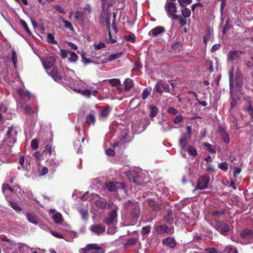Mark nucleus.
Segmentation results:
<instances>
[{
	"mask_svg": "<svg viewBox=\"0 0 253 253\" xmlns=\"http://www.w3.org/2000/svg\"><path fill=\"white\" fill-rule=\"evenodd\" d=\"M66 72L69 76V78L66 79L67 81L69 84L70 85L71 88H72L74 91L82 94V95L89 97L91 95L96 96L97 93V91L95 89H81L80 88L75 87V85H79L81 84V81L75 80L74 78L75 77V72L73 70H71L68 68H66Z\"/></svg>",
	"mask_w": 253,
	"mask_h": 253,
	"instance_id": "f257e3e1",
	"label": "nucleus"
},
{
	"mask_svg": "<svg viewBox=\"0 0 253 253\" xmlns=\"http://www.w3.org/2000/svg\"><path fill=\"white\" fill-rule=\"evenodd\" d=\"M41 59L47 73L51 76L55 81H58L62 79V76L59 73L57 68L53 67L51 71H48L55 63V58L54 56L51 55L44 58H41Z\"/></svg>",
	"mask_w": 253,
	"mask_h": 253,
	"instance_id": "f03ea898",
	"label": "nucleus"
},
{
	"mask_svg": "<svg viewBox=\"0 0 253 253\" xmlns=\"http://www.w3.org/2000/svg\"><path fill=\"white\" fill-rule=\"evenodd\" d=\"M102 2V12L100 16V22H105L108 25L110 29V13L109 12V7L112 5L113 0H101Z\"/></svg>",
	"mask_w": 253,
	"mask_h": 253,
	"instance_id": "7ed1b4c3",
	"label": "nucleus"
},
{
	"mask_svg": "<svg viewBox=\"0 0 253 253\" xmlns=\"http://www.w3.org/2000/svg\"><path fill=\"white\" fill-rule=\"evenodd\" d=\"M12 146V145H9L8 143L4 142V140L2 141L0 145V161L3 163L9 162L6 156L10 153Z\"/></svg>",
	"mask_w": 253,
	"mask_h": 253,
	"instance_id": "20e7f679",
	"label": "nucleus"
},
{
	"mask_svg": "<svg viewBox=\"0 0 253 253\" xmlns=\"http://www.w3.org/2000/svg\"><path fill=\"white\" fill-rule=\"evenodd\" d=\"M80 253H104L103 248L97 244H87L85 248L80 250Z\"/></svg>",
	"mask_w": 253,
	"mask_h": 253,
	"instance_id": "39448f33",
	"label": "nucleus"
},
{
	"mask_svg": "<svg viewBox=\"0 0 253 253\" xmlns=\"http://www.w3.org/2000/svg\"><path fill=\"white\" fill-rule=\"evenodd\" d=\"M17 134V131L15 129L13 126H12L8 127L6 136L3 140H4V142L8 143L9 145H13L16 141V136Z\"/></svg>",
	"mask_w": 253,
	"mask_h": 253,
	"instance_id": "423d86ee",
	"label": "nucleus"
},
{
	"mask_svg": "<svg viewBox=\"0 0 253 253\" xmlns=\"http://www.w3.org/2000/svg\"><path fill=\"white\" fill-rule=\"evenodd\" d=\"M165 8L169 17L175 20L179 19V16L175 14L177 8L175 3L171 1L167 2L165 5Z\"/></svg>",
	"mask_w": 253,
	"mask_h": 253,
	"instance_id": "0eeeda50",
	"label": "nucleus"
},
{
	"mask_svg": "<svg viewBox=\"0 0 253 253\" xmlns=\"http://www.w3.org/2000/svg\"><path fill=\"white\" fill-rule=\"evenodd\" d=\"M19 166L17 169L20 170L29 171L31 169L30 161L28 158H25L24 156H21L18 160Z\"/></svg>",
	"mask_w": 253,
	"mask_h": 253,
	"instance_id": "6e6552de",
	"label": "nucleus"
},
{
	"mask_svg": "<svg viewBox=\"0 0 253 253\" xmlns=\"http://www.w3.org/2000/svg\"><path fill=\"white\" fill-rule=\"evenodd\" d=\"M210 178L208 175H203L199 178L197 181L195 189L204 190L207 189L209 184Z\"/></svg>",
	"mask_w": 253,
	"mask_h": 253,
	"instance_id": "1a4fd4ad",
	"label": "nucleus"
},
{
	"mask_svg": "<svg viewBox=\"0 0 253 253\" xmlns=\"http://www.w3.org/2000/svg\"><path fill=\"white\" fill-rule=\"evenodd\" d=\"M0 240L2 242H5L3 244L2 246L6 251L8 252H11L15 249V247L17 245L13 241L8 239L6 237H2Z\"/></svg>",
	"mask_w": 253,
	"mask_h": 253,
	"instance_id": "9d476101",
	"label": "nucleus"
},
{
	"mask_svg": "<svg viewBox=\"0 0 253 253\" xmlns=\"http://www.w3.org/2000/svg\"><path fill=\"white\" fill-rule=\"evenodd\" d=\"M129 208L132 210L131 212V216L132 218V223L131 225H134L139 217L140 214V210L138 206L136 204H131L129 205Z\"/></svg>",
	"mask_w": 253,
	"mask_h": 253,
	"instance_id": "9b49d317",
	"label": "nucleus"
},
{
	"mask_svg": "<svg viewBox=\"0 0 253 253\" xmlns=\"http://www.w3.org/2000/svg\"><path fill=\"white\" fill-rule=\"evenodd\" d=\"M242 52L241 50H230L227 54V60L229 63L234 61L238 60L241 56Z\"/></svg>",
	"mask_w": 253,
	"mask_h": 253,
	"instance_id": "f8f14e48",
	"label": "nucleus"
},
{
	"mask_svg": "<svg viewBox=\"0 0 253 253\" xmlns=\"http://www.w3.org/2000/svg\"><path fill=\"white\" fill-rule=\"evenodd\" d=\"M92 206L96 207L98 209H105L111 208V205L105 200L99 199L96 200L93 204Z\"/></svg>",
	"mask_w": 253,
	"mask_h": 253,
	"instance_id": "ddd939ff",
	"label": "nucleus"
},
{
	"mask_svg": "<svg viewBox=\"0 0 253 253\" xmlns=\"http://www.w3.org/2000/svg\"><path fill=\"white\" fill-rule=\"evenodd\" d=\"M106 188L110 191H114L118 189H122L125 188V184L122 182H111L106 185Z\"/></svg>",
	"mask_w": 253,
	"mask_h": 253,
	"instance_id": "4468645a",
	"label": "nucleus"
},
{
	"mask_svg": "<svg viewBox=\"0 0 253 253\" xmlns=\"http://www.w3.org/2000/svg\"><path fill=\"white\" fill-rule=\"evenodd\" d=\"M117 208L113 210L109 213L108 217L105 219V222L107 225L116 222L117 219Z\"/></svg>",
	"mask_w": 253,
	"mask_h": 253,
	"instance_id": "2eb2a0df",
	"label": "nucleus"
},
{
	"mask_svg": "<svg viewBox=\"0 0 253 253\" xmlns=\"http://www.w3.org/2000/svg\"><path fill=\"white\" fill-rule=\"evenodd\" d=\"M112 108L109 106H105L102 110H101L98 115V119L101 121H103L106 120L108 118Z\"/></svg>",
	"mask_w": 253,
	"mask_h": 253,
	"instance_id": "dca6fc26",
	"label": "nucleus"
},
{
	"mask_svg": "<svg viewBox=\"0 0 253 253\" xmlns=\"http://www.w3.org/2000/svg\"><path fill=\"white\" fill-rule=\"evenodd\" d=\"M90 228L93 233L97 235H100L105 232V227L98 224L92 225Z\"/></svg>",
	"mask_w": 253,
	"mask_h": 253,
	"instance_id": "f3484780",
	"label": "nucleus"
},
{
	"mask_svg": "<svg viewBox=\"0 0 253 253\" xmlns=\"http://www.w3.org/2000/svg\"><path fill=\"white\" fill-rule=\"evenodd\" d=\"M214 227L222 234L227 232L229 230L228 225L224 222H217L216 226Z\"/></svg>",
	"mask_w": 253,
	"mask_h": 253,
	"instance_id": "a211bd4d",
	"label": "nucleus"
},
{
	"mask_svg": "<svg viewBox=\"0 0 253 253\" xmlns=\"http://www.w3.org/2000/svg\"><path fill=\"white\" fill-rule=\"evenodd\" d=\"M169 87V85L167 83L163 81H159L155 86V89L158 93H162L165 91Z\"/></svg>",
	"mask_w": 253,
	"mask_h": 253,
	"instance_id": "6ab92c4d",
	"label": "nucleus"
},
{
	"mask_svg": "<svg viewBox=\"0 0 253 253\" xmlns=\"http://www.w3.org/2000/svg\"><path fill=\"white\" fill-rule=\"evenodd\" d=\"M155 230L159 234L172 233L171 229L165 224L156 226Z\"/></svg>",
	"mask_w": 253,
	"mask_h": 253,
	"instance_id": "aec40b11",
	"label": "nucleus"
},
{
	"mask_svg": "<svg viewBox=\"0 0 253 253\" xmlns=\"http://www.w3.org/2000/svg\"><path fill=\"white\" fill-rule=\"evenodd\" d=\"M96 122L95 112L91 111L85 117V122L89 126H93Z\"/></svg>",
	"mask_w": 253,
	"mask_h": 253,
	"instance_id": "412c9836",
	"label": "nucleus"
},
{
	"mask_svg": "<svg viewBox=\"0 0 253 253\" xmlns=\"http://www.w3.org/2000/svg\"><path fill=\"white\" fill-rule=\"evenodd\" d=\"M218 131L221 137L222 140L225 143L230 142V137L229 134L225 131L222 127H219Z\"/></svg>",
	"mask_w": 253,
	"mask_h": 253,
	"instance_id": "4be33fe9",
	"label": "nucleus"
},
{
	"mask_svg": "<svg viewBox=\"0 0 253 253\" xmlns=\"http://www.w3.org/2000/svg\"><path fill=\"white\" fill-rule=\"evenodd\" d=\"M165 32V28L162 26H157L152 29L148 35L150 36L157 37Z\"/></svg>",
	"mask_w": 253,
	"mask_h": 253,
	"instance_id": "5701e85b",
	"label": "nucleus"
},
{
	"mask_svg": "<svg viewBox=\"0 0 253 253\" xmlns=\"http://www.w3.org/2000/svg\"><path fill=\"white\" fill-rule=\"evenodd\" d=\"M241 237L244 239H253V231L249 229H245L242 231Z\"/></svg>",
	"mask_w": 253,
	"mask_h": 253,
	"instance_id": "b1692460",
	"label": "nucleus"
},
{
	"mask_svg": "<svg viewBox=\"0 0 253 253\" xmlns=\"http://www.w3.org/2000/svg\"><path fill=\"white\" fill-rule=\"evenodd\" d=\"M163 243L166 246L169 247L171 248H174L176 243L174 239L172 237H168L163 240Z\"/></svg>",
	"mask_w": 253,
	"mask_h": 253,
	"instance_id": "393cba45",
	"label": "nucleus"
},
{
	"mask_svg": "<svg viewBox=\"0 0 253 253\" xmlns=\"http://www.w3.org/2000/svg\"><path fill=\"white\" fill-rule=\"evenodd\" d=\"M17 92L19 95L23 98L30 99L32 97V95L29 92V91L24 89H19Z\"/></svg>",
	"mask_w": 253,
	"mask_h": 253,
	"instance_id": "a878e982",
	"label": "nucleus"
},
{
	"mask_svg": "<svg viewBox=\"0 0 253 253\" xmlns=\"http://www.w3.org/2000/svg\"><path fill=\"white\" fill-rule=\"evenodd\" d=\"M18 248L19 253H29V250L33 251L34 249L30 248L28 246L23 243H18Z\"/></svg>",
	"mask_w": 253,
	"mask_h": 253,
	"instance_id": "bb28decb",
	"label": "nucleus"
},
{
	"mask_svg": "<svg viewBox=\"0 0 253 253\" xmlns=\"http://www.w3.org/2000/svg\"><path fill=\"white\" fill-rule=\"evenodd\" d=\"M47 163L48 165H49L50 169H52L53 171L55 170V169L58 167L59 165V162L56 159L54 158L48 159L47 161Z\"/></svg>",
	"mask_w": 253,
	"mask_h": 253,
	"instance_id": "cd10ccee",
	"label": "nucleus"
},
{
	"mask_svg": "<svg viewBox=\"0 0 253 253\" xmlns=\"http://www.w3.org/2000/svg\"><path fill=\"white\" fill-rule=\"evenodd\" d=\"M75 17L77 20H80L82 22H84L86 20H87L86 19L87 16H85V14L83 13V12L80 11H77L75 12Z\"/></svg>",
	"mask_w": 253,
	"mask_h": 253,
	"instance_id": "c85d7f7f",
	"label": "nucleus"
},
{
	"mask_svg": "<svg viewBox=\"0 0 253 253\" xmlns=\"http://www.w3.org/2000/svg\"><path fill=\"white\" fill-rule=\"evenodd\" d=\"M2 191L5 196H7L9 194L13 192V188H11L7 184L4 183L1 187Z\"/></svg>",
	"mask_w": 253,
	"mask_h": 253,
	"instance_id": "c756f323",
	"label": "nucleus"
},
{
	"mask_svg": "<svg viewBox=\"0 0 253 253\" xmlns=\"http://www.w3.org/2000/svg\"><path fill=\"white\" fill-rule=\"evenodd\" d=\"M27 220L34 224H37L39 223V220L37 216L32 213H29L27 215Z\"/></svg>",
	"mask_w": 253,
	"mask_h": 253,
	"instance_id": "7c9ffc66",
	"label": "nucleus"
},
{
	"mask_svg": "<svg viewBox=\"0 0 253 253\" xmlns=\"http://www.w3.org/2000/svg\"><path fill=\"white\" fill-rule=\"evenodd\" d=\"M164 219L169 223H172L173 222V216L171 210L167 211V214L165 215Z\"/></svg>",
	"mask_w": 253,
	"mask_h": 253,
	"instance_id": "2f4dec72",
	"label": "nucleus"
},
{
	"mask_svg": "<svg viewBox=\"0 0 253 253\" xmlns=\"http://www.w3.org/2000/svg\"><path fill=\"white\" fill-rule=\"evenodd\" d=\"M53 219L57 224H63L64 220L61 213L57 212L53 215Z\"/></svg>",
	"mask_w": 253,
	"mask_h": 253,
	"instance_id": "473e14b6",
	"label": "nucleus"
},
{
	"mask_svg": "<svg viewBox=\"0 0 253 253\" xmlns=\"http://www.w3.org/2000/svg\"><path fill=\"white\" fill-rule=\"evenodd\" d=\"M83 9L84 11L83 13L85 14V16H87V17H86V19L88 20V19L90 17V14L92 11L91 7L90 4H86Z\"/></svg>",
	"mask_w": 253,
	"mask_h": 253,
	"instance_id": "72a5a7b5",
	"label": "nucleus"
},
{
	"mask_svg": "<svg viewBox=\"0 0 253 253\" xmlns=\"http://www.w3.org/2000/svg\"><path fill=\"white\" fill-rule=\"evenodd\" d=\"M68 58L70 62H75L78 59V56L75 52L70 51L68 52Z\"/></svg>",
	"mask_w": 253,
	"mask_h": 253,
	"instance_id": "f704fd0d",
	"label": "nucleus"
},
{
	"mask_svg": "<svg viewBox=\"0 0 253 253\" xmlns=\"http://www.w3.org/2000/svg\"><path fill=\"white\" fill-rule=\"evenodd\" d=\"M7 111V107L4 103L0 104V121H2L4 116L3 114L6 113Z\"/></svg>",
	"mask_w": 253,
	"mask_h": 253,
	"instance_id": "c9c22d12",
	"label": "nucleus"
},
{
	"mask_svg": "<svg viewBox=\"0 0 253 253\" xmlns=\"http://www.w3.org/2000/svg\"><path fill=\"white\" fill-rule=\"evenodd\" d=\"M148 206L153 211H158L159 209V206L155 201L149 200L148 201Z\"/></svg>",
	"mask_w": 253,
	"mask_h": 253,
	"instance_id": "e433bc0d",
	"label": "nucleus"
},
{
	"mask_svg": "<svg viewBox=\"0 0 253 253\" xmlns=\"http://www.w3.org/2000/svg\"><path fill=\"white\" fill-rule=\"evenodd\" d=\"M77 53L81 54L82 61L84 64H87L91 62V61L90 59L87 58L86 57V52L83 51L80 52L79 50H78Z\"/></svg>",
	"mask_w": 253,
	"mask_h": 253,
	"instance_id": "4c0bfd02",
	"label": "nucleus"
},
{
	"mask_svg": "<svg viewBox=\"0 0 253 253\" xmlns=\"http://www.w3.org/2000/svg\"><path fill=\"white\" fill-rule=\"evenodd\" d=\"M125 88L127 90H130L133 86V81L130 79H126L124 82Z\"/></svg>",
	"mask_w": 253,
	"mask_h": 253,
	"instance_id": "58836bf2",
	"label": "nucleus"
},
{
	"mask_svg": "<svg viewBox=\"0 0 253 253\" xmlns=\"http://www.w3.org/2000/svg\"><path fill=\"white\" fill-rule=\"evenodd\" d=\"M122 55V52H121L113 53L109 55L107 59L108 61H113L120 58Z\"/></svg>",
	"mask_w": 253,
	"mask_h": 253,
	"instance_id": "ea45409f",
	"label": "nucleus"
},
{
	"mask_svg": "<svg viewBox=\"0 0 253 253\" xmlns=\"http://www.w3.org/2000/svg\"><path fill=\"white\" fill-rule=\"evenodd\" d=\"M224 252L227 253H238L237 249L231 245H228L225 247Z\"/></svg>",
	"mask_w": 253,
	"mask_h": 253,
	"instance_id": "a19ab883",
	"label": "nucleus"
},
{
	"mask_svg": "<svg viewBox=\"0 0 253 253\" xmlns=\"http://www.w3.org/2000/svg\"><path fill=\"white\" fill-rule=\"evenodd\" d=\"M203 146H204L206 149L209 151L210 153H215L216 152V150L215 148L211 144L208 142H204L203 143Z\"/></svg>",
	"mask_w": 253,
	"mask_h": 253,
	"instance_id": "79ce46f5",
	"label": "nucleus"
},
{
	"mask_svg": "<svg viewBox=\"0 0 253 253\" xmlns=\"http://www.w3.org/2000/svg\"><path fill=\"white\" fill-rule=\"evenodd\" d=\"M60 19L62 22L64 24V26L66 29H69L72 32L74 31V28L70 22L65 20L64 18L62 17H61Z\"/></svg>",
	"mask_w": 253,
	"mask_h": 253,
	"instance_id": "37998d69",
	"label": "nucleus"
},
{
	"mask_svg": "<svg viewBox=\"0 0 253 253\" xmlns=\"http://www.w3.org/2000/svg\"><path fill=\"white\" fill-rule=\"evenodd\" d=\"M149 108L151 110V112L149 114V116L151 118H153L155 117L158 112V109L157 107L154 106L153 105H150L149 106Z\"/></svg>",
	"mask_w": 253,
	"mask_h": 253,
	"instance_id": "c03bdc74",
	"label": "nucleus"
},
{
	"mask_svg": "<svg viewBox=\"0 0 253 253\" xmlns=\"http://www.w3.org/2000/svg\"><path fill=\"white\" fill-rule=\"evenodd\" d=\"M79 211L82 216V219L86 220L88 216L87 209H79Z\"/></svg>",
	"mask_w": 253,
	"mask_h": 253,
	"instance_id": "a18cd8bd",
	"label": "nucleus"
},
{
	"mask_svg": "<svg viewBox=\"0 0 253 253\" xmlns=\"http://www.w3.org/2000/svg\"><path fill=\"white\" fill-rule=\"evenodd\" d=\"M11 59L13 62L14 67L16 68L17 63V54L14 49H11Z\"/></svg>",
	"mask_w": 253,
	"mask_h": 253,
	"instance_id": "49530a36",
	"label": "nucleus"
},
{
	"mask_svg": "<svg viewBox=\"0 0 253 253\" xmlns=\"http://www.w3.org/2000/svg\"><path fill=\"white\" fill-rule=\"evenodd\" d=\"M191 14V12L190 9L187 7L184 8L181 10V14L184 18L190 17Z\"/></svg>",
	"mask_w": 253,
	"mask_h": 253,
	"instance_id": "de8ad7c7",
	"label": "nucleus"
},
{
	"mask_svg": "<svg viewBox=\"0 0 253 253\" xmlns=\"http://www.w3.org/2000/svg\"><path fill=\"white\" fill-rule=\"evenodd\" d=\"M105 81L108 82L113 86H118L121 84V82L118 79H112Z\"/></svg>",
	"mask_w": 253,
	"mask_h": 253,
	"instance_id": "09e8293b",
	"label": "nucleus"
},
{
	"mask_svg": "<svg viewBox=\"0 0 253 253\" xmlns=\"http://www.w3.org/2000/svg\"><path fill=\"white\" fill-rule=\"evenodd\" d=\"M213 33L212 32L209 30L207 32L206 35L204 37L203 42L206 44L208 41H209L211 39H212Z\"/></svg>",
	"mask_w": 253,
	"mask_h": 253,
	"instance_id": "8fccbe9b",
	"label": "nucleus"
},
{
	"mask_svg": "<svg viewBox=\"0 0 253 253\" xmlns=\"http://www.w3.org/2000/svg\"><path fill=\"white\" fill-rule=\"evenodd\" d=\"M187 152L191 156H195L197 155L196 149L193 146H189L187 148Z\"/></svg>",
	"mask_w": 253,
	"mask_h": 253,
	"instance_id": "3c124183",
	"label": "nucleus"
},
{
	"mask_svg": "<svg viewBox=\"0 0 253 253\" xmlns=\"http://www.w3.org/2000/svg\"><path fill=\"white\" fill-rule=\"evenodd\" d=\"M188 143V139L186 136H183L179 141V145L182 148H184Z\"/></svg>",
	"mask_w": 253,
	"mask_h": 253,
	"instance_id": "603ef678",
	"label": "nucleus"
},
{
	"mask_svg": "<svg viewBox=\"0 0 253 253\" xmlns=\"http://www.w3.org/2000/svg\"><path fill=\"white\" fill-rule=\"evenodd\" d=\"M47 42L51 44H56L57 42L55 40V38L52 34H48L47 36Z\"/></svg>",
	"mask_w": 253,
	"mask_h": 253,
	"instance_id": "864d4df0",
	"label": "nucleus"
},
{
	"mask_svg": "<svg viewBox=\"0 0 253 253\" xmlns=\"http://www.w3.org/2000/svg\"><path fill=\"white\" fill-rule=\"evenodd\" d=\"M10 205L11 207L16 211H20L21 210V208L19 207L17 203L9 201Z\"/></svg>",
	"mask_w": 253,
	"mask_h": 253,
	"instance_id": "5fc2aeb1",
	"label": "nucleus"
},
{
	"mask_svg": "<svg viewBox=\"0 0 253 253\" xmlns=\"http://www.w3.org/2000/svg\"><path fill=\"white\" fill-rule=\"evenodd\" d=\"M151 90L148 88H145L142 93V97L143 99H146L150 94Z\"/></svg>",
	"mask_w": 253,
	"mask_h": 253,
	"instance_id": "6e6d98bb",
	"label": "nucleus"
},
{
	"mask_svg": "<svg viewBox=\"0 0 253 253\" xmlns=\"http://www.w3.org/2000/svg\"><path fill=\"white\" fill-rule=\"evenodd\" d=\"M31 146L33 150H36L39 146V141L37 139H34L32 140Z\"/></svg>",
	"mask_w": 253,
	"mask_h": 253,
	"instance_id": "4d7b16f0",
	"label": "nucleus"
},
{
	"mask_svg": "<svg viewBox=\"0 0 253 253\" xmlns=\"http://www.w3.org/2000/svg\"><path fill=\"white\" fill-rule=\"evenodd\" d=\"M161 124L162 125H163V130L164 131L169 130L171 129L172 128L175 127V126H171V125H169L167 123H162Z\"/></svg>",
	"mask_w": 253,
	"mask_h": 253,
	"instance_id": "13d9d810",
	"label": "nucleus"
},
{
	"mask_svg": "<svg viewBox=\"0 0 253 253\" xmlns=\"http://www.w3.org/2000/svg\"><path fill=\"white\" fill-rule=\"evenodd\" d=\"M224 214L223 211H213L212 215L214 218H218Z\"/></svg>",
	"mask_w": 253,
	"mask_h": 253,
	"instance_id": "bf43d9fd",
	"label": "nucleus"
},
{
	"mask_svg": "<svg viewBox=\"0 0 253 253\" xmlns=\"http://www.w3.org/2000/svg\"><path fill=\"white\" fill-rule=\"evenodd\" d=\"M246 110L248 112L253 122V107L251 105H249L246 108Z\"/></svg>",
	"mask_w": 253,
	"mask_h": 253,
	"instance_id": "052dcab7",
	"label": "nucleus"
},
{
	"mask_svg": "<svg viewBox=\"0 0 253 253\" xmlns=\"http://www.w3.org/2000/svg\"><path fill=\"white\" fill-rule=\"evenodd\" d=\"M151 227L150 225H148L145 227H143L141 230V233L143 235H146L150 232L151 230Z\"/></svg>",
	"mask_w": 253,
	"mask_h": 253,
	"instance_id": "680f3d73",
	"label": "nucleus"
},
{
	"mask_svg": "<svg viewBox=\"0 0 253 253\" xmlns=\"http://www.w3.org/2000/svg\"><path fill=\"white\" fill-rule=\"evenodd\" d=\"M54 7L59 13H63V14L66 13L65 9L64 8H63L62 7H61V6H60L59 5H58V4L55 5H54Z\"/></svg>",
	"mask_w": 253,
	"mask_h": 253,
	"instance_id": "e2e57ef3",
	"label": "nucleus"
},
{
	"mask_svg": "<svg viewBox=\"0 0 253 253\" xmlns=\"http://www.w3.org/2000/svg\"><path fill=\"white\" fill-rule=\"evenodd\" d=\"M218 167L220 169L224 170H227L228 169V165L226 163H221L218 165Z\"/></svg>",
	"mask_w": 253,
	"mask_h": 253,
	"instance_id": "0e129e2a",
	"label": "nucleus"
},
{
	"mask_svg": "<svg viewBox=\"0 0 253 253\" xmlns=\"http://www.w3.org/2000/svg\"><path fill=\"white\" fill-rule=\"evenodd\" d=\"M66 44L67 46L70 47L71 49L76 50L78 48L77 45L71 42H66Z\"/></svg>",
	"mask_w": 253,
	"mask_h": 253,
	"instance_id": "69168bd1",
	"label": "nucleus"
},
{
	"mask_svg": "<svg viewBox=\"0 0 253 253\" xmlns=\"http://www.w3.org/2000/svg\"><path fill=\"white\" fill-rule=\"evenodd\" d=\"M167 112L171 115H176L178 113V111L172 107H169Z\"/></svg>",
	"mask_w": 253,
	"mask_h": 253,
	"instance_id": "338daca9",
	"label": "nucleus"
},
{
	"mask_svg": "<svg viewBox=\"0 0 253 253\" xmlns=\"http://www.w3.org/2000/svg\"><path fill=\"white\" fill-rule=\"evenodd\" d=\"M183 120L182 116L181 115H177L174 119L173 120V122L175 124H177L180 123Z\"/></svg>",
	"mask_w": 253,
	"mask_h": 253,
	"instance_id": "774afa93",
	"label": "nucleus"
}]
</instances>
